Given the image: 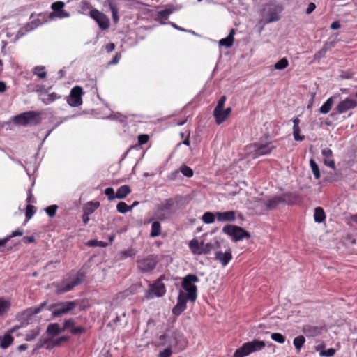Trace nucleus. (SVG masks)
Wrapping results in <instances>:
<instances>
[{
	"label": "nucleus",
	"instance_id": "f257e3e1",
	"mask_svg": "<svg viewBox=\"0 0 357 357\" xmlns=\"http://www.w3.org/2000/svg\"><path fill=\"white\" fill-rule=\"evenodd\" d=\"M276 146L272 142H258L246 146L248 153L253 158L270 154Z\"/></svg>",
	"mask_w": 357,
	"mask_h": 357
},
{
	"label": "nucleus",
	"instance_id": "f03ea898",
	"mask_svg": "<svg viewBox=\"0 0 357 357\" xmlns=\"http://www.w3.org/2000/svg\"><path fill=\"white\" fill-rule=\"evenodd\" d=\"M282 11V7L277 4H267L264 6L261 13V19L260 22L264 24L277 22L280 19V13Z\"/></svg>",
	"mask_w": 357,
	"mask_h": 357
},
{
	"label": "nucleus",
	"instance_id": "7ed1b4c3",
	"mask_svg": "<svg viewBox=\"0 0 357 357\" xmlns=\"http://www.w3.org/2000/svg\"><path fill=\"white\" fill-rule=\"evenodd\" d=\"M84 278L85 273L84 272L80 271L77 272L75 275L56 284V293L62 294L72 290L73 287L79 284Z\"/></svg>",
	"mask_w": 357,
	"mask_h": 357
},
{
	"label": "nucleus",
	"instance_id": "20e7f679",
	"mask_svg": "<svg viewBox=\"0 0 357 357\" xmlns=\"http://www.w3.org/2000/svg\"><path fill=\"white\" fill-rule=\"evenodd\" d=\"M47 21V15L45 13H40L38 15L32 14L30 17V22L20 29L17 32L16 38L19 39L23 37L27 33L34 30Z\"/></svg>",
	"mask_w": 357,
	"mask_h": 357
},
{
	"label": "nucleus",
	"instance_id": "39448f33",
	"mask_svg": "<svg viewBox=\"0 0 357 357\" xmlns=\"http://www.w3.org/2000/svg\"><path fill=\"white\" fill-rule=\"evenodd\" d=\"M199 281V278L193 274H188L182 280V287L186 291L187 296L189 301L195 302L197 297V288L195 286V283Z\"/></svg>",
	"mask_w": 357,
	"mask_h": 357
},
{
	"label": "nucleus",
	"instance_id": "423d86ee",
	"mask_svg": "<svg viewBox=\"0 0 357 357\" xmlns=\"http://www.w3.org/2000/svg\"><path fill=\"white\" fill-rule=\"evenodd\" d=\"M266 344L262 340H253L252 341L244 343L234 352L233 357H245L250 354L262 350Z\"/></svg>",
	"mask_w": 357,
	"mask_h": 357
},
{
	"label": "nucleus",
	"instance_id": "0eeeda50",
	"mask_svg": "<svg viewBox=\"0 0 357 357\" xmlns=\"http://www.w3.org/2000/svg\"><path fill=\"white\" fill-rule=\"evenodd\" d=\"M174 205V201L172 199H167L157 206L154 213L155 219L163 221L170 218L172 211V208Z\"/></svg>",
	"mask_w": 357,
	"mask_h": 357
},
{
	"label": "nucleus",
	"instance_id": "6e6552de",
	"mask_svg": "<svg viewBox=\"0 0 357 357\" xmlns=\"http://www.w3.org/2000/svg\"><path fill=\"white\" fill-rule=\"evenodd\" d=\"M222 231L225 234L231 236L235 242L250 237V234L248 231L236 225H227L222 228Z\"/></svg>",
	"mask_w": 357,
	"mask_h": 357
},
{
	"label": "nucleus",
	"instance_id": "1a4fd4ad",
	"mask_svg": "<svg viewBox=\"0 0 357 357\" xmlns=\"http://www.w3.org/2000/svg\"><path fill=\"white\" fill-rule=\"evenodd\" d=\"M158 262V260L155 256L149 255L137 260V268L143 273L151 272L155 268Z\"/></svg>",
	"mask_w": 357,
	"mask_h": 357
},
{
	"label": "nucleus",
	"instance_id": "9d476101",
	"mask_svg": "<svg viewBox=\"0 0 357 357\" xmlns=\"http://www.w3.org/2000/svg\"><path fill=\"white\" fill-rule=\"evenodd\" d=\"M39 114L35 111H29L24 112L14 117L13 121L15 123L22 126H26L32 123H37L36 118Z\"/></svg>",
	"mask_w": 357,
	"mask_h": 357
},
{
	"label": "nucleus",
	"instance_id": "9b49d317",
	"mask_svg": "<svg viewBox=\"0 0 357 357\" xmlns=\"http://www.w3.org/2000/svg\"><path fill=\"white\" fill-rule=\"evenodd\" d=\"M357 107V100L350 98H346L345 99L341 100L336 106L335 110L336 113H331V116L333 117L336 114H343L351 109H353Z\"/></svg>",
	"mask_w": 357,
	"mask_h": 357
},
{
	"label": "nucleus",
	"instance_id": "f8f14e48",
	"mask_svg": "<svg viewBox=\"0 0 357 357\" xmlns=\"http://www.w3.org/2000/svg\"><path fill=\"white\" fill-rule=\"evenodd\" d=\"M64 6L65 4L62 1L53 3L51 6L53 12L47 15L48 18L52 20L54 17L62 19L70 17V13L63 9Z\"/></svg>",
	"mask_w": 357,
	"mask_h": 357
},
{
	"label": "nucleus",
	"instance_id": "ddd939ff",
	"mask_svg": "<svg viewBox=\"0 0 357 357\" xmlns=\"http://www.w3.org/2000/svg\"><path fill=\"white\" fill-rule=\"evenodd\" d=\"M83 94L82 89L80 86H75L71 89L70 96L67 99V102L71 107H79L82 103V96Z\"/></svg>",
	"mask_w": 357,
	"mask_h": 357
},
{
	"label": "nucleus",
	"instance_id": "4468645a",
	"mask_svg": "<svg viewBox=\"0 0 357 357\" xmlns=\"http://www.w3.org/2000/svg\"><path fill=\"white\" fill-rule=\"evenodd\" d=\"M90 16L98 23L99 27L101 29L105 30L109 27V19L102 13L98 11L96 9H92L90 11Z\"/></svg>",
	"mask_w": 357,
	"mask_h": 357
},
{
	"label": "nucleus",
	"instance_id": "2eb2a0df",
	"mask_svg": "<svg viewBox=\"0 0 357 357\" xmlns=\"http://www.w3.org/2000/svg\"><path fill=\"white\" fill-rule=\"evenodd\" d=\"M45 305V303H43L38 307H29L18 314V318L24 322L30 323L33 316L39 313Z\"/></svg>",
	"mask_w": 357,
	"mask_h": 357
},
{
	"label": "nucleus",
	"instance_id": "dca6fc26",
	"mask_svg": "<svg viewBox=\"0 0 357 357\" xmlns=\"http://www.w3.org/2000/svg\"><path fill=\"white\" fill-rule=\"evenodd\" d=\"M76 306L75 301H66L58 304L52 312L54 317H59L63 314L68 313Z\"/></svg>",
	"mask_w": 357,
	"mask_h": 357
},
{
	"label": "nucleus",
	"instance_id": "f3484780",
	"mask_svg": "<svg viewBox=\"0 0 357 357\" xmlns=\"http://www.w3.org/2000/svg\"><path fill=\"white\" fill-rule=\"evenodd\" d=\"M280 204L281 201L280 195H275L266 199V200H261L259 202V206L264 211L273 210Z\"/></svg>",
	"mask_w": 357,
	"mask_h": 357
},
{
	"label": "nucleus",
	"instance_id": "a211bd4d",
	"mask_svg": "<svg viewBox=\"0 0 357 357\" xmlns=\"http://www.w3.org/2000/svg\"><path fill=\"white\" fill-rule=\"evenodd\" d=\"M188 300L187 296L183 291H180L176 305L172 309V313L176 315H180L186 309V303Z\"/></svg>",
	"mask_w": 357,
	"mask_h": 357
},
{
	"label": "nucleus",
	"instance_id": "6ab92c4d",
	"mask_svg": "<svg viewBox=\"0 0 357 357\" xmlns=\"http://www.w3.org/2000/svg\"><path fill=\"white\" fill-rule=\"evenodd\" d=\"M166 292L165 286L161 280H157L150 286L149 291L147 292L146 297L150 298V294H153L157 297H161Z\"/></svg>",
	"mask_w": 357,
	"mask_h": 357
},
{
	"label": "nucleus",
	"instance_id": "aec40b11",
	"mask_svg": "<svg viewBox=\"0 0 357 357\" xmlns=\"http://www.w3.org/2000/svg\"><path fill=\"white\" fill-rule=\"evenodd\" d=\"M232 258L231 250L227 248L225 252L217 251L215 253V259L223 266H227Z\"/></svg>",
	"mask_w": 357,
	"mask_h": 357
},
{
	"label": "nucleus",
	"instance_id": "412c9836",
	"mask_svg": "<svg viewBox=\"0 0 357 357\" xmlns=\"http://www.w3.org/2000/svg\"><path fill=\"white\" fill-rule=\"evenodd\" d=\"M216 219L219 222H234L236 220V211L216 212Z\"/></svg>",
	"mask_w": 357,
	"mask_h": 357
},
{
	"label": "nucleus",
	"instance_id": "4be33fe9",
	"mask_svg": "<svg viewBox=\"0 0 357 357\" xmlns=\"http://www.w3.org/2000/svg\"><path fill=\"white\" fill-rule=\"evenodd\" d=\"M321 154L324 157V165L334 169L335 168V164L333 159V151L328 148H325L322 149Z\"/></svg>",
	"mask_w": 357,
	"mask_h": 357
},
{
	"label": "nucleus",
	"instance_id": "5701e85b",
	"mask_svg": "<svg viewBox=\"0 0 357 357\" xmlns=\"http://www.w3.org/2000/svg\"><path fill=\"white\" fill-rule=\"evenodd\" d=\"M293 126V136L295 141L301 142L304 140L305 136L300 134L301 129L299 128L300 119L295 117L292 120Z\"/></svg>",
	"mask_w": 357,
	"mask_h": 357
},
{
	"label": "nucleus",
	"instance_id": "b1692460",
	"mask_svg": "<svg viewBox=\"0 0 357 357\" xmlns=\"http://www.w3.org/2000/svg\"><path fill=\"white\" fill-rule=\"evenodd\" d=\"M231 112V107H228L227 109L222 108L219 111V114L215 115V110L213 111V116L215 119L216 123L220 125L223 123L230 115Z\"/></svg>",
	"mask_w": 357,
	"mask_h": 357
},
{
	"label": "nucleus",
	"instance_id": "393cba45",
	"mask_svg": "<svg viewBox=\"0 0 357 357\" xmlns=\"http://www.w3.org/2000/svg\"><path fill=\"white\" fill-rule=\"evenodd\" d=\"M322 328L314 326H305L303 332L308 337H315L321 333Z\"/></svg>",
	"mask_w": 357,
	"mask_h": 357
},
{
	"label": "nucleus",
	"instance_id": "a878e982",
	"mask_svg": "<svg viewBox=\"0 0 357 357\" xmlns=\"http://www.w3.org/2000/svg\"><path fill=\"white\" fill-rule=\"evenodd\" d=\"M235 34V31L234 29H231L229 31V35L221 40H219V45L224 46L226 47H230L232 46L234 43V36Z\"/></svg>",
	"mask_w": 357,
	"mask_h": 357
},
{
	"label": "nucleus",
	"instance_id": "bb28decb",
	"mask_svg": "<svg viewBox=\"0 0 357 357\" xmlns=\"http://www.w3.org/2000/svg\"><path fill=\"white\" fill-rule=\"evenodd\" d=\"M281 204L292 205L296 203L297 196L291 193H286L280 195Z\"/></svg>",
	"mask_w": 357,
	"mask_h": 357
},
{
	"label": "nucleus",
	"instance_id": "cd10ccee",
	"mask_svg": "<svg viewBox=\"0 0 357 357\" xmlns=\"http://www.w3.org/2000/svg\"><path fill=\"white\" fill-rule=\"evenodd\" d=\"M13 337L10 333H6L3 337L0 335V347L7 349L13 342Z\"/></svg>",
	"mask_w": 357,
	"mask_h": 357
},
{
	"label": "nucleus",
	"instance_id": "c85d7f7f",
	"mask_svg": "<svg viewBox=\"0 0 357 357\" xmlns=\"http://www.w3.org/2000/svg\"><path fill=\"white\" fill-rule=\"evenodd\" d=\"M175 8L172 5H168L165 10L158 12L157 16L160 19L167 20L169 16L175 11Z\"/></svg>",
	"mask_w": 357,
	"mask_h": 357
},
{
	"label": "nucleus",
	"instance_id": "c756f323",
	"mask_svg": "<svg viewBox=\"0 0 357 357\" xmlns=\"http://www.w3.org/2000/svg\"><path fill=\"white\" fill-rule=\"evenodd\" d=\"M189 248L193 254L202 255V242L199 243L197 239L190 241Z\"/></svg>",
	"mask_w": 357,
	"mask_h": 357
},
{
	"label": "nucleus",
	"instance_id": "7c9ffc66",
	"mask_svg": "<svg viewBox=\"0 0 357 357\" xmlns=\"http://www.w3.org/2000/svg\"><path fill=\"white\" fill-rule=\"evenodd\" d=\"M47 332L49 335H56L61 333L64 332L63 328L59 326V324H50L47 329Z\"/></svg>",
	"mask_w": 357,
	"mask_h": 357
},
{
	"label": "nucleus",
	"instance_id": "2f4dec72",
	"mask_svg": "<svg viewBox=\"0 0 357 357\" xmlns=\"http://www.w3.org/2000/svg\"><path fill=\"white\" fill-rule=\"evenodd\" d=\"M335 96H331L326 100V101L322 105V106L319 109V112L321 114H327L331 110L333 102H334Z\"/></svg>",
	"mask_w": 357,
	"mask_h": 357
},
{
	"label": "nucleus",
	"instance_id": "473e14b6",
	"mask_svg": "<svg viewBox=\"0 0 357 357\" xmlns=\"http://www.w3.org/2000/svg\"><path fill=\"white\" fill-rule=\"evenodd\" d=\"M314 221L318 223H321L325 220L326 215L322 208L317 207L314 209Z\"/></svg>",
	"mask_w": 357,
	"mask_h": 357
},
{
	"label": "nucleus",
	"instance_id": "72a5a7b5",
	"mask_svg": "<svg viewBox=\"0 0 357 357\" xmlns=\"http://www.w3.org/2000/svg\"><path fill=\"white\" fill-rule=\"evenodd\" d=\"M130 192V189L128 185H122L118 188L116 192V197L117 199H123Z\"/></svg>",
	"mask_w": 357,
	"mask_h": 357
},
{
	"label": "nucleus",
	"instance_id": "f704fd0d",
	"mask_svg": "<svg viewBox=\"0 0 357 357\" xmlns=\"http://www.w3.org/2000/svg\"><path fill=\"white\" fill-rule=\"evenodd\" d=\"M60 98L61 96L53 92L43 97L41 100L45 105H50L56 100L59 99Z\"/></svg>",
	"mask_w": 357,
	"mask_h": 357
},
{
	"label": "nucleus",
	"instance_id": "c9c22d12",
	"mask_svg": "<svg viewBox=\"0 0 357 357\" xmlns=\"http://www.w3.org/2000/svg\"><path fill=\"white\" fill-rule=\"evenodd\" d=\"M23 234V231L20 229L13 231L10 235L6 236L4 238L0 239V246L4 245L11 238L21 236Z\"/></svg>",
	"mask_w": 357,
	"mask_h": 357
},
{
	"label": "nucleus",
	"instance_id": "e433bc0d",
	"mask_svg": "<svg viewBox=\"0 0 357 357\" xmlns=\"http://www.w3.org/2000/svg\"><path fill=\"white\" fill-rule=\"evenodd\" d=\"M216 219V212H206L202 215V220L206 224H212Z\"/></svg>",
	"mask_w": 357,
	"mask_h": 357
},
{
	"label": "nucleus",
	"instance_id": "4c0bfd02",
	"mask_svg": "<svg viewBox=\"0 0 357 357\" xmlns=\"http://www.w3.org/2000/svg\"><path fill=\"white\" fill-rule=\"evenodd\" d=\"M161 233V226L159 222L155 221L153 222L151 225V231L150 236L151 237H156L160 235Z\"/></svg>",
	"mask_w": 357,
	"mask_h": 357
},
{
	"label": "nucleus",
	"instance_id": "58836bf2",
	"mask_svg": "<svg viewBox=\"0 0 357 357\" xmlns=\"http://www.w3.org/2000/svg\"><path fill=\"white\" fill-rule=\"evenodd\" d=\"M33 73L40 79H45L47 77L45 68L43 66H37L33 68Z\"/></svg>",
	"mask_w": 357,
	"mask_h": 357
},
{
	"label": "nucleus",
	"instance_id": "ea45409f",
	"mask_svg": "<svg viewBox=\"0 0 357 357\" xmlns=\"http://www.w3.org/2000/svg\"><path fill=\"white\" fill-rule=\"evenodd\" d=\"M10 307V302L8 300L0 298V316L5 314Z\"/></svg>",
	"mask_w": 357,
	"mask_h": 357
},
{
	"label": "nucleus",
	"instance_id": "a19ab883",
	"mask_svg": "<svg viewBox=\"0 0 357 357\" xmlns=\"http://www.w3.org/2000/svg\"><path fill=\"white\" fill-rule=\"evenodd\" d=\"M218 245V242H215V244L212 243H204L202 242V254H207L210 252L212 250L215 249V246Z\"/></svg>",
	"mask_w": 357,
	"mask_h": 357
},
{
	"label": "nucleus",
	"instance_id": "79ce46f5",
	"mask_svg": "<svg viewBox=\"0 0 357 357\" xmlns=\"http://www.w3.org/2000/svg\"><path fill=\"white\" fill-rule=\"evenodd\" d=\"M310 165L315 178L319 179L321 176L318 165L313 159H310Z\"/></svg>",
	"mask_w": 357,
	"mask_h": 357
},
{
	"label": "nucleus",
	"instance_id": "37998d69",
	"mask_svg": "<svg viewBox=\"0 0 357 357\" xmlns=\"http://www.w3.org/2000/svg\"><path fill=\"white\" fill-rule=\"evenodd\" d=\"M305 342V337L303 335H299L294 339L293 344L295 348L298 350V351H299L300 349L303 346Z\"/></svg>",
	"mask_w": 357,
	"mask_h": 357
},
{
	"label": "nucleus",
	"instance_id": "c03bdc74",
	"mask_svg": "<svg viewBox=\"0 0 357 357\" xmlns=\"http://www.w3.org/2000/svg\"><path fill=\"white\" fill-rule=\"evenodd\" d=\"M183 176L190 178L193 176V170L186 165H182L178 170Z\"/></svg>",
	"mask_w": 357,
	"mask_h": 357
},
{
	"label": "nucleus",
	"instance_id": "a18cd8bd",
	"mask_svg": "<svg viewBox=\"0 0 357 357\" xmlns=\"http://www.w3.org/2000/svg\"><path fill=\"white\" fill-rule=\"evenodd\" d=\"M288 65L289 61L287 59L282 58L275 64L274 67L276 70H283L286 68Z\"/></svg>",
	"mask_w": 357,
	"mask_h": 357
},
{
	"label": "nucleus",
	"instance_id": "49530a36",
	"mask_svg": "<svg viewBox=\"0 0 357 357\" xmlns=\"http://www.w3.org/2000/svg\"><path fill=\"white\" fill-rule=\"evenodd\" d=\"M132 208V206H128L125 202H121L116 206L117 211L121 213H126Z\"/></svg>",
	"mask_w": 357,
	"mask_h": 357
},
{
	"label": "nucleus",
	"instance_id": "de8ad7c7",
	"mask_svg": "<svg viewBox=\"0 0 357 357\" xmlns=\"http://www.w3.org/2000/svg\"><path fill=\"white\" fill-rule=\"evenodd\" d=\"M109 8L112 13L113 21L115 23L118 22L119 20L118 8L114 3H109Z\"/></svg>",
	"mask_w": 357,
	"mask_h": 357
},
{
	"label": "nucleus",
	"instance_id": "09e8293b",
	"mask_svg": "<svg viewBox=\"0 0 357 357\" xmlns=\"http://www.w3.org/2000/svg\"><path fill=\"white\" fill-rule=\"evenodd\" d=\"M226 100H227V98H226V96H222L220 98V100H218V104L215 108V115H218L219 111L221 110L222 108H224Z\"/></svg>",
	"mask_w": 357,
	"mask_h": 357
},
{
	"label": "nucleus",
	"instance_id": "8fccbe9b",
	"mask_svg": "<svg viewBox=\"0 0 357 357\" xmlns=\"http://www.w3.org/2000/svg\"><path fill=\"white\" fill-rule=\"evenodd\" d=\"M271 339L278 343L282 344L285 342V337L283 335L279 333H273L271 335Z\"/></svg>",
	"mask_w": 357,
	"mask_h": 357
},
{
	"label": "nucleus",
	"instance_id": "3c124183",
	"mask_svg": "<svg viewBox=\"0 0 357 357\" xmlns=\"http://www.w3.org/2000/svg\"><path fill=\"white\" fill-rule=\"evenodd\" d=\"M87 207L85 208L84 210V212L90 214V213H93V211L98 208L99 206V203L98 202H96V203H93V202H89L88 204H87Z\"/></svg>",
	"mask_w": 357,
	"mask_h": 357
},
{
	"label": "nucleus",
	"instance_id": "603ef678",
	"mask_svg": "<svg viewBox=\"0 0 357 357\" xmlns=\"http://www.w3.org/2000/svg\"><path fill=\"white\" fill-rule=\"evenodd\" d=\"M135 255V252L132 248L128 249L126 250H123L121 252L120 256L121 259H126L127 257H132Z\"/></svg>",
	"mask_w": 357,
	"mask_h": 357
},
{
	"label": "nucleus",
	"instance_id": "864d4df0",
	"mask_svg": "<svg viewBox=\"0 0 357 357\" xmlns=\"http://www.w3.org/2000/svg\"><path fill=\"white\" fill-rule=\"evenodd\" d=\"M58 206L56 205H51L45 208L46 213L51 218L56 214Z\"/></svg>",
	"mask_w": 357,
	"mask_h": 357
},
{
	"label": "nucleus",
	"instance_id": "5fc2aeb1",
	"mask_svg": "<svg viewBox=\"0 0 357 357\" xmlns=\"http://www.w3.org/2000/svg\"><path fill=\"white\" fill-rule=\"evenodd\" d=\"M328 50V48L326 47V45H325L322 49H321L319 51H318L314 54V59L318 60L325 56L326 52Z\"/></svg>",
	"mask_w": 357,
	"mask_h": 357
},
{
	"label": "nucleus",
	"instance_id": "6e6d98bb",
	"mask_svg": "<svg viewBox=\"0 0 357 357\" xmlns=\"http://www.w3.org/2000/svg\"><path fill=\"white\" fill-rule=\"evenodd\" d=\"M34 206H31V205H27L26 206V213H25V215H26V218H27V220H29L32 218V216L34 215Z\"/></svg>",
	"mask_w": 357,
	"mask_h": 357
},
{
	"label": "nucleus",
	"instance_id": "4d7b16f0",
	"mask_svg": "<svg viewBox=\"0 0 357 357\" xmlns=\"http://www.w3.org/2000/svg\"><path fill=\"white\" fill-rule=\"evenodd\" d=\"M105 194L108 197L109 200H113L116 197V194L114 193V190L112 188H107L105 190Z\"/></svg>",
	"mask_w": 357,
	"mask_h": 357
},
{
	"label": "nucleus",
	"instance_id": "13d9d810",
	"mask_svg": "<svg viewBox=\"0 0 357 357\" xmlns=\"http://www.w3.org/2000/svg\"><path fill=\"white\" fill-rule=\"evenodd\" d=\"M88 245H90V246H99V247L104 248V247L107 246L108 244L107 243H105V242H103V241L92 240V241H90L88 243Z\"/></svg>",
	"mask_w": 357,
	"mask_h": 357
},
{
	"label": "nucleus",
	"instance_id": "bf43d9fd",
	"mask_svg": "<svg viewBox=\"0 0 357 357\" xmlns=\"http://www.w3.org/2000/svg\"><path fill=\"white\" fill-rule=\"evenodd\" d=\"M55 347H58L61 345L63 342L67 341L68 340V337L62 336L56 339H52Z\"/></svg>",
	"mask_w": 357,
	"mask_h": 357
},
{
	"label": "nucleus",
	"instance_id": "052dcab7",
	"mask_svg": "<svg viewBox=\"0 0 357 357\" xmlns=\"http://www.w3.org/2000/svg\"><path fill=\"white\" fill-rule=\"evenodd\" d=\"M74 325H75V321L73 319H69L66 320L63 324V326L62 327L63 331H65L66 330H67L68 328L71 329L72 328L74 327Z\"/></svg>",
	"mask_w": 357,
	"mask_h": 357
},
{
	"label": "nucleus",
	"instance_id": "680f3d73",
	"mask_svg": "<svg viewBox=\"0 0 357 357\" xmlns=\"http://www.w3.org/2000/svg\"><path fill=\"white\" fill-rule=\"evenodd\" d=\"M79 8H80V11L82 13H84V12L88 10L91 8V5L88 1H83L80 3Z\"/></svg>",
	"mask_w": 357,
	"mask_h": 357
},
{
	"label": "nucleus",
	"instance_id": "e2e57ef3",
	"mask_svg": "<svg viewBox=\"0 0 357 357\" xmlns=\"http://www.w3.org/2000/svg\"><path fill=\"white\" fill-rule=\"evenodd\" d=\"M335 353V350L334 349H328L327 350H324L320 352L321 356H324L327 357L333 356Z\"/></svg>",
	"mask_w": 357,
	"mask_h": 357
},
{
	"label": "nucleus",
	"instance_id": "0e129e2a",
	"mask_svg": "<svg viewBox=\"0 0 357 357\" xmlns=\"http://www.w3.org/2000/svg\"><path fill=\"white\" fill-rule=\"evenodd\" d=\"M70 332L73 335L81 334L85 332V329L82 326H77L71 328Z\"/></svg>",
	"mask_w": 357,
	"mask_h": 357
},
{
	"label": "nucleus",
	"instance_id": "69168bd1",
	"mask_svg": "<svg viewBox=\"0 0 357 357\" xmlns=\"http://www.w3.org/2000/svg\"><path fill=\"white\" fill-rule=\"evenodd\" d=\"M172 353V349L168 347L164 349L162 351L160 352L159 357H170Z\"/></svg>",
	"mask_w": 357,
	"mask_h": 357
},
{
	"label": "nucleus",
	"instance_id": "338daca9",
	"mask_svg": "<svg viewBox=\"0 0 357 357\" xmlns=\"http://www.w3.org/2000/svg\"><path fill=\"white\" fill-rule=\"evenodd\" d=\"M149 136L147 135H139L138 136V142L140 145L146 144L149 141Z\"/></svg>",
	"mask_w": 357,
	"mask_h": 357
},
{
	"label": "nucleus",
	"instance_id": "774afa93",
	"mask_svg": "<svg viewBox=\"0 0 357 357\" xmlns=\"http://www.w3.org/2000/svg\"><path fill=\"white\" fill-rule=\"evenodd\" d=\"M45 347L47 349H49V350H50V349H53L54 347H55V346L54 344V342H53L52 339H45Z\"/></svg>",
	"mask_w": 357,
	"mask_h": 357
}]
</instances>
